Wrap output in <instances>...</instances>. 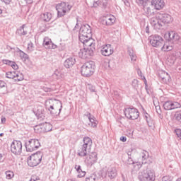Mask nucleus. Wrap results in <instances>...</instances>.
Listing matches in <instances>:
<instances>
[{"label": "nucleus", "instance_id": "1", "mask_svg": "<svg viewBox=\"0 0 181 181\" xmlns=\"http://www.w3.org/2000/svg\"><path fill=\"white\" fill-rule=\"evenodd\" d=\"M62 101L49 99L45 101V108L52 115H59L62 111Z\"/></svg>", "mask_w": 181, "mask_h": 181}, {"label": "nucleus", "instance_id": "2", "mask_svg": "<svg viewBox=\"0 0 181 181\" xmlns=\"http://www.w3.org/2000/svg\"><path fill=\"white\" fill-rule=\"evenodd\" d=\"M94 69H95L94 62L89 61L82 66L81 73L84 77H90L94 74Z\"/></svg>", "mask_w": 181, "mask_h": 181}, {"label": "nucleus", "instance_id": "3", "mask_svg": "<svg viewBox=\"0 0 181 181\" xmlns=\"http://www.w3.org/2000/svg\"><path fill=\"white\" fill-rule=\"evenodd\" d=\"M139 179L141 181H154L155 173L149 168H146L139 173Z\"/></svg>", "mask_w": 181, "mask_h": 181}, {"label": "nucleus", "instance_id": "4", "mask_svg": "<svg viewBox=\"0 0 181 181\" xmlns=\"http://www.w3.org/2000/svg\"><path fill=\"white\" fill-rule=\"evenodd\" d=\"M91 27L88 24L82 25L79 30V40H85L84 39H91Z\"/></svg>", "mask_w": 181, "mask_h": 181}, {"label": "nucleus", "instance_id": "5", "mask_svg": "<svg viewBox=\"0 0 181 181\" xmlns=\"http://www.w3.org/2000/svg\"><path fill=\"white\" fill-rule=\"evenodd\" d=\"M42 158H43V153L40 151L31 155L28 158V166H30L31 168L37 166V165L42 162Z\"/></svg>", "mask_w": 181, "mask_h": 181}, {"label": "nucleus", "instance_id": "6", "mask_svg": "<svg viewBox=\"0 0 181 181\" xmlns=\"http://www.w3.org/2000/svg\"><path fill=\"white\" fill-rule=\"evenodd\" d=\"M71 8L72 6L66 2H61L60 4H57L56 9L57 11L58 16H59V18L64 16L66 13L70 12Z\"/></svg>", "mask_w": 181, "mask_h": 181}, {"label": "nucleus", "instance_id": "7", "mask_svg": "<svg viewBox=\"0 0 181 181\" xmlns=\"http://www.w3.org/2000/svg\"><path fill=\"white\" fill-rule=\"evenodd\" d=\"M40 147V143L39 140L35 139H31L25 142V149L27 152H33L39 149Z\"/></svg>", "mask_w": 181, "mask_h": 181}, {"label": "nucleus", "instance_id": "8", "mask_svg": "<svg viewBox=\"0 0 181 181\" xmlns=\"http://www.w3.org/2000/svg\"><path fill=\"white\" fill-rule=\"evenodd\" d=\"M124 115L128 119H138L139 112L134 107H127L124 110Z\"/></svg>", "mask_w": 181, "mask_h": 181}, {"label": "nucleus", "instance_id": "9", "mask_svg": "<svg viewBox=\"0 0 181 181\" xmlns=\"http://www.w3.org/2000/svg\"><path fill=\"white\" fill-rule=\"evenodd\" d=\"M149 42L153 47H162L163 46V38L160 35H155L149 37Z\"/></svg>", "mask_w": 181, "mask_h": 181}, {"label": "nucleus", "instance_id": "10", "mask_svg": "<svg viewBox=\"0 0 181 181\" xmlns=\"http://www.w3.org/2000/svg\"><path fill=\"white\" fill-rule=\"evenodd\" d=\"M94 50H95V47H84L81 49L78 52V57L81 59H88V57L94 54Z\"/></svg>", "mask_w": 181, "mask_h": 181}, {"label": "nucleus", "instance_id": "11", "mask_svg": "<svg viewBox=\"0 0 181 181\" xmlns=\"http://www.w3.org/2000/svg\"><path fill=\"white\" fill-rule=\"evenodd\" d=\"M11 151L13 155L22 153V142L21 141H13L11 144Z\"/></svg>", "mask_w": 181, "mask_h": 181}, {"label": "nucleus", "instance_id": "12", "mask_svg": "<svg viewBox=\"0 0 181 181\" xmlns=\"http://www.w3.org/2000/svg\"><path fill=\"white\" fill-rule=\"evenodd\" d=\"M100 53L103 56L108 57L111 56L114 53V49L111 47V45L107 44L102 46Z\"/></svg>", "mask_w": 181, "mask_h": 181}, {"label": "nucleus", "instance_id": "13", "mask_svg": "<svg viewBox=\"0 0 181 181\" xmlns=\"http://www.w3.org/2000/svg\"><path fill=\"white\" fill-rule=\"evenodd\" d=\"M181 105L178 102L167 101L163 104V107L167 111L175 110L176 108H180Z\"/></svg>", "mask_w": 181, "mask_h": 181}, {"label": "nucleus", "instance_id": "14", "mask_svg": "<svg viewBox=\"0 0 181 181\" xmlns=\"http://www.w3.org/2000/svg\"><path fill=\"white\" fill-rule=\"evenodd\" d=\"M157 18L160 20L162 23H170L173 18L172 16L168 13H158L157 14Z\"/></svg>", "mask_w": 181, "mask_h": 181}, {"label": "nucleus", "instance_id": "15", "mask_svg": "<svg viewBox=\"0 0 181 181\" xmlns=\"http://www.w3.org/2000/svg\"><path fill=\"white\" fill-rule=\"evenodd\" d=\"M97 153L93 152L87 156V158L85 159V162L88 166H91L94 165L95 162H97Z\"/></svg>", "mask_w": 181, "mask_h": 181}, {"label": "nucleus", "instance_id": "16", "mask_svg": "<svg viewBox=\"0 0 181 181\" xmlns=\"http://www.w3.org/2000/svg\"><path fill=\"white\" fill-rule=\"evenodd\" d=\"M159 77L161 78V81H163V83L165 84H168V83H169V81L171 80L170 75H169V74L165 71H161L159 73Z\"/></svg>", "mask_w": 181, "mask_h": 181}, {"label": "nucleus", "instance_id": "17", "mask_svg": "<svg viewBox=\"0 0 181 181\" xmlns=\"http://www.w3.org/2000/svg\"><path fill=\"white\" fill-rule=\"evenodd\" d=\"M151 5L157 9V11H160V9H163V6H165V1L163 0H152Z\"/></svg>", "mask_w": 181, "mask_h": 181}, {"label": "nucleus", "instance_id": "18", "mask_svg": "<svg viewBox=\"0 0 181 181\" xmlns=\"http://www.w3.org/2000/svg\"><path fill=\"white\" fill-rule=\"evenodd\" d=\"M115 22V17L113 16H107L103 18V24L111 26Z\"/></svg>", "mask_w": 181, "mask_h": 181}, {"label": "nucleus", "instance_id": "19", "mask_svg": "<svg viewBox=\"0 0 181 181\" xmlns=\"http://www.w3.org/2000/svg\"><path fill=\"white\" fill-rule=\"evenodd\" d=\"M74 64H76V58L74 57H69L66 59L64 63V66L66 69H70L71 67H73Z\"/></svg>", "mask_w": 181, "mask_h": 181}, {"label": "nucleus", "instance_id": "20", "mask_svg": "<svg viewBox=\"0 0 181 181\" xmlns=\"http://www.w3.org/2000/svg\"><path fill=\"white\" fill-rule=\"evenodd\" d=\"M150 23L152 26H154V28H156L157 29L162 28V23H160V20H159L157 16L156 18L153 17L151 18Z\"/></svg>", "mask_w": 181, "mask_h": 181}, {"label": "nucleus", "instance_id": "21", "mask_svg": "<svg viewBox=\"0 0 181 181\" xmlns=\"http://www.w3.org/2000/svg\"><path fill=\"white\" fill-rule=\"evenodd\" d=\"M88 152H90L89 148H87V147H84V146H81L78 149V156H87L88 155Z\"/></svg>", "mask_w": 181, "mask_h": 181}, {"label": "nucleus", "instance_id": "22", "mask_svg": "<svg viewBox=\"0 0 181 181\" xmlns=\"http://www.w3.org/2000/svg\"><path fill=\"white\" fill-rule=\"evenodd\" d=\"M107 176L110 177V179H114V177H117V169L114 167H110L107 169L106 173Z\"/></svg>", "mask_w": 181, "mask_h": 181}, {"label": "nucleus", "instance_id": "23", "mask_svg": "<svg viewBox=\"0 0 181 181\" xmlns=\"http://www.w3.org/2000/svg\"><path fill=\"white\" fill-rule=\"evenodd\" d=\"M86 117L88 118V120L90 121V127L95 128L97 127V124H98V122L95 119V117H94V116H91L90 113H87Z\"/></svg>", "mask_w": 181, "mask_h": 181}, {"label": "nucleus", "instance_id": "24", "mask_svg": "<svg viewBox=\"0 0 181 181\" xmlns=\"http://www.w3.org/2000/svg\"><path fill=\"white\" fill-rule=\"evenodd\" d=\"M82 146H84L89 150L91 149V146H93V140H91L90 137L83 138V144Z\"/></svg>", "mask_w": 181, "mask_h": 181}, {"label": "nucleus", "instance_id": "25", "mask_svg": "<svg viewBox=\"0 0 181 181\" xmlns=\"http://www.w3.org/2000/svg\"><path fill=\"white\" fill-rule=\"evenodd\" d=\"M140 6L143 7V10L144 11V13L146 16H152V15H153V11H152L151 7L148 6V3L145 5H140Z\"/></svg>", "mask_w": 181, "mask_h": 181}, {"label": "nucleus", "instance_id": "26", "mask_svg": "<svg viewBox=\"0 0 181 181\" xmlns=\"http://www.w3.org/2000/svg\"><path fill=\"white\" fill-rule=\"evenodd\" d=\"M83 45H85L86 47H94L95 45L93 43V39L91 38H86L84 40H79Z\"/></svg>", "mask_w": 181, "mask_h": 181}, {"label": "nucleus", "instance_id": "27", "mask_svg": "<svg viewBox=\"0 0 181 181\" xmlns=\"http://www.w3.org/2000/svg\"><path fill=\"white\" fill-rule=\"evenodd\" d=\"M40 19L43 21V22H50L52 20V14L51 13L46 12L44 13H42L40 15Z\"/></svg>", "mask_w": 181, "mask_h": 181}, {"label": "nucleus", "instance_id": "28", "mask_svg": "<svg viewBox=\"0 0 181 181\" xmlns=\"http://www.w3.org/2000/svg\"><path fill=\"white\" fill-rule=\"evenodd\" d=\"M26 25L23 24L21 27H20L18 29H17L16 33L19 36H25V35H28V31L25 30V27Z\"/></svg>", "mask_w": 181, "mask_h": 181}, {"label": "nucleus", "instance_id": "29", "mask_svg": "<svg viewBox=\"0 0 181 181\" xmlns=\"http://www.w3.org/2000/svg\"><path fill=\"white\" fill-rule=\"evenodd\" d=\"M170 40H179L180 37L177 33H175V31H171L168 33Z\"/></svg>", "mask_w": 181, "mask_h": 181}, {"label": "nucleus", "instance_id": "30", "mask_svg": "<svg viewBox=\"0 0 181 181\" xmlns=\"http://www.w3.org/2000/svg\"><path fill=\"white\" fill-rule=\"evenodd\" d=\"M42 127L44 128V132H50L53 129V126L47 122L42 123Z\"/></svg>", "mask_w": 181, "mask_h": 181}, {"label": "nucleus", "instance_id": "31", "mask_svg": "<svg viewBox=\"0 0 181 181\" xmlns=\"http://www.w3.org/2000/svg\"><path fill=\"white\" fill-rule=\"evenodd\" d=\"M34 131L37 134H42V132H45L44 128H43V123H41L39 125L35 126Z\"/></svg>", "mask_w": 181, "mask_h": 181}, {"label": "nucleus", "instance_id": "32", "mask_svg": "<svg viewBox=\"0 0 181 181\" xmlns=\"http://www.w3.org/2000/svg\"><path fill=\"white\" fill-rule=\"evenodd\" d=\"M173 49V47L172 45H169V43L168 42L163 45V47H161V50H163V52H170V50Z\"/></svg>", "mask_w": 181, "mask_h": 181}, {"label": "nucleus", "instance_id": "33", "mask_svg": "<svg viewBox=\"0 0 181 181\" xmlns=\"http://www.w3.org/2000/svg\"><path fill=\"white\" fill-rule=\"evenodd\" d=\"M98 2H100V0H86V4L90 5V6H94L95 8L98 6Z\"/></svg>", "mask_w": 181, "mask_h": 181}, {"label": "nucleus", "instance_id": "34", "mask_svg": "<svg viewBox=\"0 0 181 181\" xmlns=\"http://www.w3.org/2000/svg\"><path fill=\"white\" fill-rule=\"evenodd\" d=\"M52 45V40L49 38H45L43 41V45L45 49H50V46Z\"/></svg>", "mask_w": 181, "mask_h": 181}, {"label": "nucleus", "instance_id": "35", "mask_svg": "<svg viewBox=\"0 0 181 181\" xmlns=\"http://www.w3.org/2000/svg\"><path fill=\"white\" fill-rule=\"evenodd\" d=\"M23 74L20 72L16 71L15 81H22L23 80Z\"/></svg>", "mask_w": 181, "mask_h": 181}, {"label": "nucleus", "instance_id": "36", "mask_svg": "<svg viewBox=\"0 0 181 181\" xmlns=\"http://www.w3.org/2000/svg\"><path fill=\"white\" fill-rule=\"evenodd\" d=\"M16 75V71H8L6 73V77H7V78H13V80H15Z\"/></svg>", "mask_w": 181, "mask_h": 181}, {"label": "nucleus", "instance_id": "37", "mask_svg": "<svg viewBox=\"0 0 181 181\" xmlns=\"http://www.w3.org/2000/svg\"><path fill=\"white\" fill-rule=\"evenodd\" d=\"M141 156L143 160H146L149 158V153L145 150H142L141 153Z\"/></svg>", "mask_w": 181, "mask_h": 181}, {"label": "nucleus", "instance_id": "38", "mask_svg": "<svg viewBox=\"0 0 181 181\" xmlns=\"http://www.w3.org/2000/svg\"><path fill=\"white\" fill-rule=\"evenodd\" d=\"M128 53L131 57L132 62H135L136 60V54L134 53V50L128 49Z\"/></svg>", "mask_w": 181, "mask_h": 181}, {"label": "nucleus", "instance_id": "39", "mask_svg": "<svg viewBox=\"0 0 181 181\" xmlns=\"http://www.w3.org/2000/svg\"><path fill=\"white\" fill-rule=\"evenodd\" d=\"M20 57L22 60H26L29 59V55L28 54L25 53L23 51L20 50L19 51Z\"/></svg>", "mask_w": 181, "mask_h": 181}, {"label": "nucleus", "instance_id": "40", "mask_svg": "<svg viewBox=\"0 0 181 181\" xmlns=\"http://www.w3.org/2000/svg\"><path fill=\"white\" fill-rule=\"evenodd\" d=\"M14 174L13 172L12 171H6V179H12V177H13Z\"/></svg>", "mask_w": 181, "mask_h": 181}, {"label": "nucleus", "instance_id": "41", "mask_svg": "<svg viewBox=\"0 0 181 181\" xmlns=\"http://www.w3.org/2000/svg\"><path fill=\"white\" fill-rule=\"evenodd\" d=\"M148 1L149 0H136V3L139 5H146L148 4Z\"/></svg>", "mask_w": 181, "mask_h": 181}, {"label": "nucleus", "instance_id": "42", "mask_svg": "<svg viewBox=\"0 0 181 181\" xmlns=\"http://www.w3.org/2000/svg\"><path fill=\"white\" fill-rule=\"evenodd\" d=\"M133 165L135 170H139L140 168H142V164H141L139 162H136Z\"/></svg>", "mask_w": 181, "mask_h": 181}, {"label": "nucleus", "instance_id": "43", "mask_svg": "<svg viewBox=\"0 0 181 181\" xmlns=\"http://www.w3.org/2000/svg\"><path fill=\"white\" fill-rule=\"evenodd\" d=\"M53 77H54L57 79H59L62 77V74H60L59 70H56L53 74Z\"/></svg>", "mask_w": 181, "mask_h": 181}, {"label": "nucleus", "instance_id": "44", "mask_svg": "<svg viewBox=\"0 0 181 181\" xmlns=\"http://www.w3.org/2000/svg\"><path fill=\"white\" fill-rule=\"evenodd\" d=\"M97 177L95 175H93L86 178V181H96Z\"/></svg>", "mask_w": 181, "mask_h": 181}, {"label": "nucleus", "instance_id": "45", "mask_svg": "<svg viewBox=\"0 0 181 181\" xmlns=\"http://www.w3.org/2000/svg\"><path fill=\"white\" fill-rule=\"evenodd\" d=\"M86 88H88V90H90V91H91L92 93H94L95 91V87H94L91 84H88Z\"/></svg>", "mask_w": 181, "mask_h": 181}, {"label": "nucleus", "instance_id": "46", "mask_svg": "<svg viewBox=\"0 0 181 181\" xmlns=\"http://www.w3.org/2000/svg\"><path fill=\"white\" fill-rule=\"evenodd\" d=\"M3 63L4 64H8V66H11L12 67V66L13 65V64L15 63L14 62L8 60V59H5L3 61Z\"/></svg>", "mask_w": 181, "mask_h": 181}, {"label": "nucleus", "instance_id": "47", "mask_svg": "<svg viewBox=\"0 0 181 181\" xmlns=\"http://www.w3.org/2000/svg\"><path fill=\"white\" fill-rule=\"evenodd\" d=\"M175 117L177 121H179V122H181V111H180L179 112H177Z\"/></svg>", "mask_w": 181, "mask_h": 181}, {"label": "nucleus", "instance_id": "48", "mask_svg": "<svg viewBox=\"0 0 181 181\" xmlns=\"http://www.w3.org/2000/svg\"><path fill=\"white\" fill-rule=\"evenodd\" d=\"M173 177L171 176H164L163 177L161 181H172L173 180Z\"/></svg>", "mask_w": 181, "mask_h": 181}, {"label": "nucleus", "instance_id": "49", "mask_svg": "<svg viewBox=\"0 0 181 181\" xmlns=\"http://www.w3.org/2000/svg\"><path fill=\"white\" fill-rule=\"evenodd\" d=\"M35 47H33V43L30 42L28 44V50H29V52H33V49Z\"/></svg>", "mask_w": 181, "mask_h": 181}, {"label": "nucleus", "instance_id": "50", "mask_svg": "<svg viewBox=\"0 0 181 181\" xmlns=\"http://www.w3.org/2000/svg\"><path fill=\"white\" fill-rule=\"evenodd\" d=\"M175 134L180 139H181V129H175Z\"/></svg>", "mask_w": 181, "mask_h": 181}, {"label": "nucleus", "instance_id": "51", "mask_svg": "<svg viewBox=\"0 0 181 181\" xmlns=\"http://www.w3.org/2000/svg\"><path fill=\"white\" fill-rule=\"evenodd\" d=\"M138 83H139V81H138V80L134 79L132 81V86L133 87H134V88H136V87H138Z\"/></svg>", "mask_w": 181, "mask_h": 181}, {"label": "nucleus", "instance_id": "52", "mask_svg": "<svg viewBox=\"0 0 181 181\" xmlns=\"http://www.w3.org/2000/svg\"><path fill=\"white\" fill-rule=\"evenodd\" d=\"M145 119H146V121L149 127H151V124H149V123L151 122V118L149 117V115H148V114H147L146 115H145Z\"/></svg>", "mask_w": 181, "mask_h": 181}, {"label": "nucleus", "instance_id": "53", "mask_svg": "<svg viewBox=\"0 0 181 181\" xmlns=\"http://www.w3.org/2000/svg\"><path fill=\"white\" fill-rule=\"evenodd\" d=\"M135 162H134V160H132V158L131 157H129L127 163V165H134Z\"/></svg>", "mask_w": 181, "mask_h": 181}, {"label": "nucleus", "instance_id": "54", "mask_svg": "<svg viewBox=\"0 0 181 181\" xmlns=\"http://www.w3.org/2000/svg\"><path fill=\"white\" fill-rule=\"evenodd\" d=\"M84 176H86V172L83 171V170L81 171H80V173L78 175V177H84Z\"/></svg>", "mask_w": 181, "mask_h": 181}, {"label": "nucleus", "instance_id": "55", "mask_svg": "<svg viewBox=\"0 0 181 181\" xmlns=\"http://www.w3.org/2000/svg\"><path fill=\"white\" fill-rule=\"evenodd\" d=\"M75 169L77 170L78 173H80V172H81V166L80 165H75Z\"/></svg>", "mask_w": 181, "mask_h": 181}, {"label": "nucleus", "instance_id": "56", "mask_svg": "<svg viewBox=\"0 0 181 181\" xmlns=\"http://www.w3.org/2000/svg\"><path fill=\"white\" fill-rule=\"evenodd\" d=\"M156 110L158 114H160V112H162V111L160 110V106L159 105L156 106Z\"/></svg>", "mask_w": 181, "mask_h": 181}, {"label": "nucleus", "instance_id": "57", "mask_svg": "<svg viewBox=\"0 0 181 181\" xmlns=\"http://www.w3.org/2000/svg\"><path fill=\"white\" fill-rule=\"evenodd\" d=\"M6 83L5 82L0 81V88H4V87H6Z\"/></svg>", "mask_w": 181, "mask_h": 181}, {"label": "nucleus", "instance_id": "58", "mask_svg": "<svg viewBox=\"0 0 181 181\" xmlns=\"http://www.w3.org/2000/svg\"><path fill=\"white\" fill-rule=\"evenodd\" d=\"M12 69H13V70H18V69H19V67L18 66V64H16V63H13L12 65Z\"/></svg>", "mask_w": 181, "mask_h": 181}, {"label": "nucleus", "instance_id": "59", "mask_svg": "<svg viewBox=\"0 0 181 181\" xmlns=\"http://www.w3.org/2000/svg\"><path fill=\"white\" fill-rule=\"evenodd\" d=\"M2 2H4V4H6L7 5H9L12 0H1Z\"/></svg>", "mask_w": 181, "mask_h": 181}, {"label": "nucleus", "instance_id": "60", "mask_svg": "<svg viewBox=\"0 0 181 181\" xmlns=\"http://www.w3.org/2000/svg\"><path fill=\"white\" fill-rule=\"evenodd\" d=\"M120 141H122V142H127V137L126 136H121L120 137Z\"/></svg>", "mask_w": 181, "mask_h": 181}, {"label": "nucleus", "instance_id": "61", "mask_svg": "<svg viewBox=\"0 0 181 181\" xmlns=\"http://www.w3.org/2000/svg\"><path fill=\"white\" fill-rule=\"evenodd\" d=\"M137 74L138 76H139L140 77L142 76V71H141V69H137Z\"/></svg>", "mask_w": 181, "mask_h": 181}, {"label": "nucleus", "instance_id": "62", "mask_svg": "<svg viewBox=\"0 0 181 181\" xmlns=\"http://www.w3.org/2000/svg\"><path fill=\"white\" fill-rule=\"evenodd\" d=\"M57 47V45L53 44V42H52V45H50V48L49 49H56Z\"/></svg>", "mask_w": 181, "mask_h": 181}, {"label": "nucleus", "instance_id": "63", "mask_svg": "<svg viewBox=\"0 0 181 181\" xmlns=\"http://www.w3.org/2000/svg\"><path fill=\"white\" fill-rule=\"evenodd\" d=\"M146 90L147 94H151V90H149V88H148V87H146Z\"/></svg>", "mask_w": 181, "mask_h": 181}, {"label": "nucleus", "instance_id": "64", "mask_svg": "<svg viewBox=\"0 0 181 181\" xmlns=\"http://www.w3.org/2000/svg\"><path fill=\"white\" fill-rule=\"evenodd\" d=\"M6 122V118H5V117L1 118V122H2V124H4V123Z\"/></svg>", "mask_w": 181, "mask_h": 181}]
</instances>
